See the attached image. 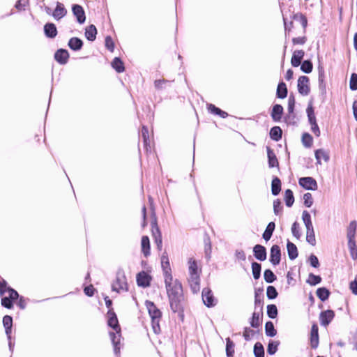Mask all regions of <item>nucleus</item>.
Returning <instances> with one entry per match:
<instances>
[{"mask_svg":"<svg viewBox=\"0 0 357 357\" xmlns=\"http://www.w3.org/2000/svg\"><path fill=\"white\" fill-rule=\"evenodd\" d=\"M282 129L279 126H274L270 130V137L276 142L282 138Z\"/></svg>","mask_w":357,"mask_h":357,"instance_id":"e433bc0d","label":"nucleus"},{"mask_svg":"<svg viewBox=\"0 0 357 357\" xmlns=\"http://www.w3.org/2000/svg\"><path fill=\"white\" fill-rule=\"evenodd\" d=\"M264 278L267 283H272L277 278L274 273L270 269H266L264 271Z\"/></svg>","mask_w":357,"mask_h":357,"instance_id":"de8ad7c7","label":"nucleus"},{"mask_svg":"<svg viewBox=\"0 0 357 357\" xmlns=\"http://www.w3.org/2000/svg\"><path fill=\"white\" fill-rule=\"evenodd\" d=\"M151 280V276L145 271H142L137 275V283L139 287H149L150 285Z\"/></svg>","mask_w":357,"mask_h":357,"instance_id":"ddd939ff","label":"nucleus"},{"mask_svg":"<svg viewBox=\"0 0 357 357\" xmlns=\"http://www.w3.org/2000/svg\"><path fill=\"white\" fill-rule=\"evenodd\" d=\"M3 325L5 328V333L8 340L10 339L13 326V318L9 315H5L3 318Z\"/></svg>","mask_w":357,"mask_h":357,"instance_id":"4be33fe9","label":"nucleus"},{"mask_svg":"<svg viewBox=\"0 0 357 357\" xmlns=\"http://www.w3.org/2000/svg\"><path fill=\"white\" fill-rule=\"evenodd\" d=\"M69 58V53L65 49H59L54 54L55 60L61 65L67 63Z\"/></svg>","mask_w":357,"mask_h":357,"instance_id":"f3484780","label":"nucleus"},{"mask_svg":"<svg viewBox=\"0 0 357 357\" xmlns=\"http://www.w3.org/2000/svg\"><path fill=\"white\" fill-rule=\"evenodd\" d=\"M304 204L306 207H310L313 204L312 196L310 192H307L303 195Z\"/></svg>","mask_w":357,"mask_h":357,"instance_id":"69168bd1","label":"nucleus"},{"mask_svg":"<svg viewBox=\"0 0 357 357\" xmlns=\"http://www.w3.org/2000/svg\"><path fill=\"white\" fill-rule=\"evenodd\" d=\"M112 289L118 293L120 291H128L127 280L123 271H119L116 273V279L112 284Z\"/></svg>","mask_w":357,"mask_h":357,"instance_id":"423d86ee","label":"nucleus"},{"mask_svg":"<svg viewBox=\"0 0 357 357\" xmlns=\"http://www.w3.org/2000/svg\"><path fill=\"white\" fill-rule=\"evenodd\" d=\"M291 232L294 236L296 238H299L301 236L300 231L299 224L297 222H294L291 226Z\"/></svg>","mask_w":357,"mask_h":357,"instance_id":"680f3d73","label":"nucleus"},{"mask_svg":"<svg viewBox=\"0 0 357 357\" xmlns=\"http://www.w3.org/2000/svg\"><path fill=\"white\" fill-rule=\"evenodd\" d=\"M287 88L286 86V84L283 82H281L278 84L277 91H276V96L278 98H284L287 96Z\"/></svg>","mask_w":357,"mask_h":357,"instance_id":"f704fd0d","label":"nucleus"},{"mask_svg":"<svg viewBox=\"0 0 357 357\" xmlns=\"http://www.w3.org/2000/svg\"><path fill=\"white\" fill-rule=\"evenodd\" d=\"M235 344L234 342L229 338H226V354L228 357L234 356Z\"/></svg>","mask_w":357,"mask_h":357,"instance_id":"a19ab883","label":"nucleus"},{"mask_svg":"<svg viewBox=\"0 0 357 357\" xmlns=\"http://www.w3.org/2000/svg\"><path fill=\"white\" fill-rule=\"evenodd\" d=\"M73 15L76 17L77 21L79 24H83L86 20L85 13L83 8L78 5L75 4L72 7Z\"/></svg>","mask_w":357,"mask_h":357,"instance_id":"2eb2a0df","label":"nucleus"},{"mask_svg":"<svg viewBox=\"0 0 357 357\" xmlns=\"http://www.w3.org/2000/svg\"><path fill=\"white\" fill-rule=\"evenodd\" d=\"M265 333L268 337H274L277 331L275 329L274 325L271 321H267L265 324Z\"/></svg>","mask_w":357,"mask_h":357,"instance_id":"a18cd8bd","label":"nucleus"},{"mask_svg":"<svg viewBox=\"0 0 357 357\" xmlns=\"http://www.w3.org/2000/svg\"><path fill=\"white\" fill-rule=\"evenodd\" d=\"M348 248L351 258L354 260H356L357 259V246L356 245V241L348 242Z\"/></svg>","mask_w":357,"mask_h":357,"instance_id":"6e6d98bb","label":"nucleus"},{"mask_svg":"<svg viewBox=\"0 0 357 357\" xmlns=\"http://www.w3.org/2000/svg\"><path fill=\"white\" fill-rule=\"evenodd\" d=\"M151 227L152 235L154 238V241H156L158 239H162L161 231L158 226L157 219L155 217H154L153 220H152L151 221Z\"/></svg>","mask_w":357,"mask_h":357,"instance_id":"473e14b6","label":"nucleus"},{"mask_svg":"<svg viewBox=\"0 0 357 357\" xmlns=\"http://www.w3.org/2000/svg\"><path fill=\"white\" fill-rule=\"evenodd\" d=\"M313 138L309 133H304L302 136V143L305 147L310 148L312 145Z\"/></svg>","mask_w":357,"mask_h":357,"instance_id":"5fc2aeb1","label":"nucleus"},{"mask_svg":"<svg viewBox=\"0 0 357 357\" xmlns=\"http://www.w3.org/2000/svg\"><path fill=\"white\" fill-rule=\"evenodd\" d=\"M67 14V10L64 5L60 2L56 3V6L52 13L53 17L56 20H59L63 18Z\"/></svg>","mask_w":357,"mask_h":357,"instance_id":"6ab92c4d","label":"nucleus"},{"mask_svg":"<svg viewBox=\"0 0 357 357\" xmlns=\"http://www.w3.org/2000/svg\"><path fill=\"white\" fill-rule=\"evenodd\" d=\"M281 190V181L279 178L274 177L271 183V192L274 196L278 195Z\"/></svg>","mask_w":357,"mask_h":357,"instance_id":"c9c22d12","label":"nucleus"},{"mask_svg":"<svg viewBox=\"0 0 357 357\" xmlns=\"http://www.w3.org/2000/svg\"><path fill=\"white\" fill-rule=\"evenodd\" d=\"M315 158L317 162L321 165L322 160L327 162L329 160L330 156L328 151L321 149L315 151Z\"/></svg>","mask_w":357,"mask_h":357,"instance_id":"cd10ccee","label":"nucleus"},{"mask_svg":"<svg viewBox=\"0 0 357 357\" xmlns=\"http://www.w3.org/2000/svg\"><path fill=\"white\" fill-rule=\"evenodd\" d=\"M253 254L255 257L259 261H264L266 259V249L261 245L257 244L253 247Z\"/></svg>","mask_w":357,"mask_h":357,"instance_id":"9b49d317","label":"nucleus"},{"mask_svg":"<svg viewBox=\"0 0 357 357\" xmlns=\"http://www.w3.org/2000/svg\"><path fill=\"white\" fill-rule=\"evenodd\" d=\"M349 87L352 91L357 90V74L352 73L349 81Z\"/></svg>","mask_w":357,"mask_h":357,"instance_id":"e2e57ef3","label":"nucleus"},{"mask_svg":"<svg viewBox=\"0 0 357 357\" xmlns=\"http://www.w3.org/2000/svg\"><path fill=\"white\" fill-rule=\"evenodd\" d=\"M189 278L188 282L192 291L197 294L200 289V278L198 267L195 260L190 259L188 261Z\"/></svg>","mask_w":357,"mask_h":357,"instance_id":"20e7f679","label":"nucleus"},{"mask_svg":"<svg viewBox=\"0 0 357 357\" xmlns=\"http://www.w3.org/2000/svg\"><path fill=\"white\" fill-rule=\"evenodd\" d=\"M142 137L143 138L144 147L146 150H148V146L150 147L149 144V130L146 126H143L142 128Z\"/></svg>","mask_w":357,"mask_h":357,"instance_id":"49530a36","label":"nucleus"},{"mask_svg":"<svg viewBox=\"0 0 357 357\" xmlns=\"http://www.w3.org/2000/svg\"><path fill=\"white\" fill-rule=\"evenodd\" d=\"M261 266L260 264L253 261L252 263V271L253 278L255 280H258L261 276Z\"/></svg>","mask_w":357,"mask_h":357,"instance_id":"c03bdc74","label":"nucleus"},{"mask_svg":"<svg viewBox=\"0 0 357 357\" xmlns=\"http://www.w3.org/2000/svg\"><path fill=\"white\" fill-rule=\"evenodd\" d=\"M357 228V222L355 220L351 221L347 227V237L348 242L355 241L356 231Z\"/></svg>","mask_w":357,"mask_h":357,"instance_id":"a878e982","label":"nucleus"},{"mask_svg":"<svg viewBox=\"0 0 357 357\" xmlns=\"http://www.w3.org/2000/svg\"><path fill=\"white\" fill-rule=\"evenodd\" d=\"M254 354L255 357H264V349L260 342H257L254 345Z\"/></svg>","mask_w":357,"mask_h":357,"instance_id":"603ef678","label":"nucleus"},{"mask_svg":"<svg viewBox=\"0 0 357 357\" xmlns=\"http://www.w3.org/2000/svg\"><path fill=\"white\" fill-rule=\"evenodd\" d=\"M298 183L306 190H315L317 189V183L312 177H302L299 178Z\"/></svg>","mask_w":357,"mask_h":357,"instance_id":"1a4fd4ad","label":"nucleus"},{"mask_svg":"<svg viewBox=\"0 0 357 357\" xmlns=\"http://www.w3.org/2000/svg\"><path fill=\"white\" fill-rule=\"evenodd\" d=\"M278 294L275 287L268 286L266 289V296L268 299H275L277 298Z\"/></svg>","mask_w":357,"mask_h":357,"instance_id":"13d9d810","label":"nucleus"},{"mask_svg":"<svg viewBox=\"0 0 357 357\" xmlns=\"http://www.w3.org/2000/svg\"><path fill=\"white\" fill-rule=\"evenodd\" d=\"M279 345V342L278 341H270L268 347H267V352L270 355L275 354L278 351V347Z\"/></svg>","mask_w":357,"mask_h":357,"instance_id":"4d7b16f0","label":"nucleus"},{"mask_svg":"<svg viewBox=\"0 0 357 357\" xmlns=\"http://www.w3.org/2000/svg\"><path fill=\"white\" fill-rule=\"evenodd\" d=\"M68 45L72 50L79 51L83 47V41L77 37H73L69 40Z\"/></svg>","mask_w":357,"mask_h":357,"instance_id":"bb28decb","label":"nucleus"},{"mask_svg":"<svg viewBox=\"0 0 357 357\" xmlns=\"http://www.w3.org/2000/svg\"><path fill=\"white\" fill-rule=\"evenodd\" d=\"M165 287L169 300L170 307L174 312L182 309L181 302L183 300V288L181 282L174 280L172 276L165 278Z\"/></svg>","mask_w":357,"mask_h":357,"instance_id":"f257e3e1","label":"nucleus"},{"mask_svg":"<svg viewBox=\"0 0 357 357\" xmlns=\"http://www.w3.org/2000/svg\"><path fill=\"white\" fill-rule=\"evenodd\" d=\"M85 36L87 40L93 41L96 38L97 29L93 24H91L85 29Z\"/></svg>","mask_w":357,"mask_h":357,"instance_id":"7c9ffc66","label":"nucleus"},{"mask_svg":"<svg viewBox=\"0 0 357 357\" xmlns=\"http://www.w3.org/2000/svg\"><path fill=\"white\" fill-rule=\"evenodd\" d=\"M145 305L151 319L153 331L155 334H159L161 331L160 321L162 317V312L152 301H146Z\"/></svg>","mask_w":357,"mask_h":357,"instance_id":"7ed1b4c3","label":"nucleus"},{"mask_svg":"<svg viewBox=\"0 0 357 357\" xmlns=\"http://www.w3.org/2000/svg\"><path fill=\"white\" fill-rule=\"evenodd\" d=\"M259 291H255V310L259 308L260 311H262L263 305H264V297L262 295L259 294Z\"/></svg>","mask_w":357,"mask_h":357,"instance_id":"79ce46f5","label":"nucleus"},{"mask_svg":"<svg viewBox=\"0 0 357 357\" xmlns=\"http://www.w3.org/2000/svg\"><path fill=\"white\" fill-rule=\"evenodd\" d=\"M262 317V311H255L252 313L251 320L250 321V326L253 328H258L261 323V319Z\"/></svg>","mask_w":357,"mask_h":357,"instance_id":"c85d7f7f","label":"nucleus"},{"mask_svg":"<svg viewBox=\"0 0 357 357\" xmlns=\"http://www.w3.org/2000/svg\"><path fill=\"white\" fill-rule=\"evenodd\" d=\"M281 259V250L278 245H273L271 248L270 252V262L273 266H277L280 264Z\"/></svg>","mask_w":357,"mask_h":357,"instance_id":"9d476101","label":"nucleus"},{"mask_svg":"<svg viewBox=\"0 0 357 357\" xmlns=\"http://www.w3.org/2000/svg\"><path fill=\"white\" fill-rule=\"evenodd\" d=\"M205 254L207 257H210L211 252V243L208 236H206L204 239Z\"/></svg>","mask_w":357,"mask_h":357,"instance_id":"bf43d9fd","label":"nucleus"},{"mask_svg":"<svg viewBox=\"0 0 357 357\" xmlns=\"http://www.w3.org/2000/svg\"><path fill=\"white\" fill-rule=\"evenodd\" d=\"M266 151L268 161V167L270 168L278 167L279 162L273 150L271 149L270 147L267 146Z\"/></svg>","mask_w":357,"mask_h":357,"instance_id":"b1692460","label":"nucleus"},{"mask_svg":"<svg viewBox=\"0 0 357 357\" xmlns=\"http://www.w3.org/2000/svg\"><path fill=\"white\" fill-rule=\"evenodd\" d=\"M305 55L303 50H295L291 59V63L294 67H298L301 64L302 59Z\"/></svg>","mask_w":357,"mask_h":357,"instance_id":"aec40b11","label":"nucleus"},{"mask_svg":"<svg viewBox=\"0 0 357 357\" xmlns=\"http://www.w3.org/2000/svg\"><path fill=\"white\" fill-rule=\"evenodd\" d=\"M107 318L108 326L109 327L112 328L117 333L118 331H121L116 314H115L112 309L108 310Z\"/></svg>","mask_w":357,"mask_h":357,"instance_id":"f8f14e48","label":"nucleus"},{"mask_svg":"<svg viewBox=\"0 0 357 357\" xmlns=\"http://www.w3.org/2000/svg\"><path fill=\"white\" fill-rule=\"evenodd\" d=\"M275 225L274 222H270L268 224V225L262 235V237L265 241H268L271 239V238L273 235V233L275 230Z\"/></svg>","mask_w":357,"mask_h":357,"instance_id":"72a5a7b5","label":"nucleus"},{"mask_svg":"<svg viewBox=\"0 0 357 357\" xmlns=\"http://www.w3.org/2000/svg\"><path fill=\"white\" fill-rule=\"evenodd\" d=\"M0 296L1 297V305L7 309L13 307V301L18 300L17 305L20 309L24 310L26 306V302L23 296H20L16 290L8 286L4 280L0 281Z\"/></svg>","mask_w":357,"mask_h":357,"instance_id":"f03ea898","label":"nucleus"},{"mask_svg":"<svg viewBox=\"0 0 357 357\" xmlns=\"http://www.w3.org/2000/svg\"><path fill=\"white\" fill-rule=\"evenodd\" d=\"M255 331L248 327H245L243 331V337L246 341H249L255 335Z\"/></svg>","mask_w":357,"mask_h":357,"instance_id":"0e129e2a","label":"nucleus"},{"mask_svg":"<svg viewBox=\"0 0 357 357\" xmlns=\"http://www.w3.org/2000/svg\"><path fill=\"white\" fill-rule=\"evenodd\" d=\"M298 91L302 96H307L310 93V79L308 77L302 75L298 79Z\"/></svg>","mask_w":357,"mask_h":357,"instance_id":"6e6552de","label":"nucleus"},{"mask_svg":"<svg viewBox=\"0 0 357 357\" xmlns=\"http://www.w3.org/2000/svg\"><path fill=\"white\" fill-rule=\"evenodd\" d=\"M302 218L306 227V241L312 245L316 243L315 235L310 214L304 211L302 214Z\"/></svg>","mask_w":357,"mask_h":357,"instance_id":"39448f33","label":"nucleus"},{"mask_svg":"<svg viewBox=\"0 0 357 357\" xmlns=\"http://www.w3.org/2000/svg\"><path fill=\"white\" fill-rule=\"evenodd\" d=\"M284 200L287 206L291 207L294 202V197L291 190L287 189L284 192Z\"/></svg>","mask_w":357,"mask_h":357,"instance_id":"37998d69","label":"nucleus"},{"mask_svg":"<svg viewBox=\"0 0 357 357\" xmlns=\"http://www.w3.org/2000/svg\"><path fill=\"white\" fill-rule=\"evenodd\" d=\"M317 296L321 301H325L328 298L330 291L325 287H320L317 290Z\"/></svg>","mask_w":357,"mask_h":357,"instance_id":"ea45409f","label":"nucleus"},{"mask_svg":"<svg viewBox=\"0 0 357 357\" xmlns=\"http://www.w3.org/2000/svg\"><path fill=\"white\" fill-rule=\"evenodd\" d=\"M142 252L145 257L150 255V241L147 236H143L141 241Z\"/></svg>","mask_w":357,"mask_h":357,"instance_id":"2f4dec72","label":"nucleus"},{"mask_svg":"<svg viewBox=\"0 0 357 357\" xmlns=\"http://www.w3.org/2000/svg\"><path fill=\"white\" fill-rule=\"evenodd\" d=\"M285 121L288 124L294 125L296 124V114L295 113H287L285 116Z\"/></svg>","mask_w":357,"mask_h":357,"instance_id":"774afa93","label":"nucleus"},{"mask_svg":"<svg viewBox=\"0 0 357 357\" xmlns=\"http://www.w3.org/2000/svg\"><path fill=\"white\" fill-rule=\"evenodd\" d=\"M306 113L310 124L317 122L314 108L312 106V103L311 102H309L307 105V107L306 109Z\"/></svg>","mask_w":357,"mask_h":357,"instance_id":"58836bf2","label":"nucleus"},{"mask_svg":"<svg viewBox=\"0 0 357 357\" xmlns=\"http://www.w3.org/2000/svg\"><path fill=\"white\" fill-rule=\"evenodd\" d=\"M283 114V107L281 105L276 104L273 107L271 117L275 122L280 121Z\"/></svg>","mask_w":357,"mask_h":357,"instance_id":"393cba45","label":"nucleus"},{"mask_svg":"<svg viewBox=\"0 0 357 357\" xmlns=\"http://www.w3.org/2000/svg\"><path fill=\"white\" fill-rule=\"evenodd\" d=\"M161 266L165 278L169 275L172 276L169 258L166 252H165L161 257Z\"/></svg>","mask_w":357,"mask_h":357,"instance_id":"4468645a","label":"nucleus"},{"mask_svg":"<svg viewBox=\"0 0 357 357\" xmlns=\"http://www.w3.org/2000/svg\"><path fill=\"white\" fill-rule=\"evenodd\" d=\"M112 66L117 73H122L125 70L124 64L119 57L114 59L112 62Z\"/></svg>","mask_w":357,"mask_h":357,"instance_id":"4c0bfd02","label":"nucleus"},{"mask_svg":"<svg viewBox=\"0 0 357 357\" xmlns=\"http://www.w3.org/2000/svg\"><path fill=\"white\" fill-rule=\"evenodd\" d=\"M283 208L282 203L280 199H277L273 202V212L275 215L280 214Z\"/></svg>","mask_w":357,"mask_h":357,"instance_id":"052dcab7","label":"nucleus"},{"mask_svg":"<svg viewBox=\"0 0 357 357\" xmlns=\"http://www.w3.org/2000/svg\"><path fill=\"white\" fill-rule=\"evenodd\" d=\"M293 18L295 21L299 22L303 28L305 29L307 24V21L305 15L301 13H296L294 15Z\"/></svg>","mask_w":357,"mask_h":357,"instance_id":"3c124183","label":"nucleus"},{"mask_svg":"<svg viewBox=\"0 0 357 357\" xmlns=\"http://www.w3.org/2000/svg\"><path fill=\"white\" fill-rule=\"evenodd\" d=\"M321 281V278L319 275H315L313 273H310L308 276V279L307 280V283L312 286H315L319 284Z\"/></svg>","mask_w":357,"mask_h":357,"instance_id":"864d4df0","label":"nucleus"},{"mask_svg":"<svg viewBox=\"0 0 357 357\" xmlns=\"http://www.w3.org/2000/svg\"><path fill=\"white\" fill-rule=\"evenodd\" d=\"M169 81L167 79H156L154 82V86L158 90L163 89L165 87V84L168 83Z\"/></svg>","mask_w":357,"mask_h":357,"instance_id":"338daca9","label":"nucleus"},{"mask_svg":"<svg viewBox=\"0 0 357 357\" xmlns=\"http://www.w3.org/2000/svg\"><path fill=\"white\" fill-rule=\"evenodd\" d=\"M202 296L203 303L208 307H211L216 305V299L215 298L210 288H204L202 289Z\"/></svg>","mask_w":357,"mask_h":357,"instance_id":"0eeeda50","label":"nucleus"},{"mask_svg":"<svg viewBox=\"0 0 357 357\" xmlns=\"http://www.w3.org/2000/svg\"><path fill=\"white\" fill-rule=\"evenodd\" d=\"M267 315L271 319H275L278 316V308L274 304L267 305Z\"/></svg>","mask_w":357,"mask_h":357,"instance_id":"8fccbe9b","label":"nucleus"},{"mask_svg":"<svg viewBox=\"0 0 357 357\" xmlns=\"http://www.w3.org/2000/svg\"><path fill=\"white\" fill-rule=\"evenodd\" d=\"M109 335L114 346V352L116 355H118L120 353V347L119 346L120 343V331H118V333L116 332H110Z\"/></svg>","mask_w":357,"mask_h":357,"instance_id":"412c9836","label":"nucleus"},{"mask_svg":"<svg viewBox=\"0 0 357 357\" xmlns=\"http://www.w3.org/2000/svg\"><path fill=\"white\" fill-rule=\"evenodd\" d=\"M313 68L312 63L310 60H305L301 64V70L305 73H310Z\"/></svg>","mask_w":357,"mask_h":357,"instance_id":"09e8293b","label":"nucleus"},{"mask_svg":"<svg viewBox=\"0 0 357 357\" xmlns=\"http://www.w3.org/2000/svg\"><path fill=\"white\" fill-rule=\"evenodd\" d=\"M319 328L316 324H313L310 332V346L312 349H317L319 346Z\"/></svg>","mask_w":357,"mask_h":357,"instance_id":"a211bd4d","label":"nucleus"},{"mask_svg":"<svg viewBox=\"0 0 357 357\" xmlns=\"http://www.w3.org/2000/svg\"><path fill=\"white\" fill-rule=\"evenodd\" d=\"M335 313L331 310H325L320 314V322L322 326H328L334 318Z\"/></svg>","mask_w":357,"mask_h":357,"instance_id":"dca6fc26","label":"nucleus"},{"mask_svg":"<svg viewBox=\"0 0 357 357\" xmlns=\"http://www.w3.org/2000/svg\"><path fill=\"white\" fill-rule=\"evenodd\" d=\"M287 252L289 258L291 260L295 259L298 257V249L295 244L290 242L289 241H287Z\"/></svg>","mask_w":357,"mask_h":357,"instance_id":"c756f323","label":"nucleus"},{"mask_svg":"<svg viewBox=\"0 0 357 357\" xmlns=\"http://www.w3.org/2000/svg\"><path fill=\"white\" fill-rule=\"evenodd\" d=\"M44 33L46 37L54 38L57 35V29L55 24L50 22L45 24Z\"/></svg>","mask_w":357,"mask_h":357,"instance_id":"5701e85b","label":"nucleus"}]
</instances>
